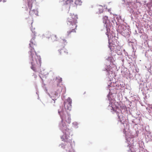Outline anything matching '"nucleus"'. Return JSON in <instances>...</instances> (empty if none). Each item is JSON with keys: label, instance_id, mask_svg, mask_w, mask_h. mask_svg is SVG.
Returning a JSON list of instances; mask_svg holds the SVG:
<instances>
[{"label": "nucleus", "instance_id": "1", "mask_svg": "<svg viewBox=\"0 0 152 152\" xmlns=\"http://www.w3.org/2000/svg\"><path fill=\"white\" fill-rule=\"evenodd\" d=\"M35 38L33 37L31 39L29 44L30 51L29 54L30 63L31 64V68L35 72L40 73L41 72V58L40 56L37 54L33 48L34 45L36 44Z\"/></svg>", "mask_w": 152, "mask_h": 152}, {"label": "nucleus", "instance_id": "2", "mask_svg": "<svg viewBox=\"0 0 152 152\" xmlns=\"http://www.w3.org/2000/svg\"><path fill=\"white\" fill-rule=\"evenodd\" d=\"M59 114L61 115V124L60 125V127L63 133L66 135V139L68 138L67 136H69L70 134V130L67 127L68 126V124L71 122V119L70 116L67 115L66 116L65 115H62V112L59 111L58 112Z\"/></svg>", "mask_w": 152, "mask_h": 152}, {"label": "nucleus", "instance_id": "3", "mask_svg": "<svg viewBox=\"0 0 152 152\" xmlns=\"http://www.w3.org/2000/svg\"><path fill=\"white\" fill-rule=\"evenodd\" d=\"M77 15L73 13H70L68 16L67 23L69 30L67 32V36L70 35L72 33L76 32V29L77 26L76 24L77 23Z\"/></svg>", "mask_w": 152, "mask_h": 152}, {"label": "nucleus", "instance_id": "4", "mask_svg": "<svg viewBox=\"0 0 152 152\" xmlns=\"http://www.w3.org/2000/svg\"><path fill=\"white\" fill-rule=\"evenodd\" d=\"M106 34L108 38L109 43V47L110 48V50L112 51L114 50L115 46L111 45V44L110 43V40H111L114 43L116 42V43H118L117 42L118 41H117V39H118V38L115 37V34L114 33L111 34L108 33V32L107 31L106 33Z\"/></svg>", "mask_w": 152, "mask_h": 152}, {"label": "nucleus", "instance_id": "5", "mask_svg": "<svg viewBox=\"0 0 152 152\" xmlns=\"http://www.w3.org/2000/svg\"><path fill=\"white\" fill-rule=\"evenodd\" d=\"M72 100L69 98H68L65 102L64 105L65 109L67 110H71L72 108Z\"/></svg>", "mask_w": 152, "mask_h": 152}, {"label": "nucleus", "instance_id": "6", "mask_svg": "<svg viewBox=\"0 0 152 152\" xmlns=\"http://www.w3.org/2000/svg\"><path fill=\"white\" fill-rule=\"evenodd\" d=\"M48 36L47 37V38L48 39H51L53 42L57 41L58 40V38L56 35L52 34L51 35L50 34L49 35L48 34Z\"/></svg>", "mask_w": 152, "mask_h": 152}, {"label": "nucleus", "instance_id": "7", "mask_svg": "<svg viewBox=\"0 0 152 152\" xmlns=\"http://www.w3.org/2000/svg\"><path fill=\"white\" fill-rule=\"evenodd\" d=\"M59 52L60 55L63 56H65L68 53L67 50L65 48L61 49L59 51Z\"/></svg>", "mask_w": 152, "mask_h": 152}, {"label": "nucleus", "instance_id": "8", "mask_svg": "<svg viewBox=\"0 0 152 152\" xmlns=\"http://www.w3.org/2000/svg\"><path fill=\"white\" fill-rule=\"evenodd\" d=\"M29 13L30 15L32 16L34 15V14L36 15H38V11L36 10H30Z\"/></svg>", "mask_w": 152, "mask_h": 152}, {"label": "nucleus", "instance_id": "9", "mask_svg": "<svg viewBox=\"0 0 152 152\" xmlns=\"http://www.w3.org/2000/svg\"><path fill=\"white\" fill-rule=\"evenodd\" d=\"M60 42L61 45L64 47L67 44V42L66 40L65 39H61L60 41Z\"/></svg>", "mask_w": 152, "mask_h": 152}, {"label": "nucleus", "instance_id": "10", "mask_svg": "<svg viewBox=\"0 0 152 152\" xmlns=\"http://www.w3.org/2000/svg\"><path fill=\"white\" fill-rule=\"evenodd\" d=\"M32 0H28V8L31 10L32 7Z\"/></svg>", "mask_w": 152, "mask_h": 152}, {"label": "nucleus", "instance_id": "11", "mask_svg": "<svg viewBox=\"0 0 152 152\" xmlns=\"http://www.w3.org/2000/svg\"><path fill=\"white\" fill-rule=\"evenodd\" d=\"M73 1L72 0H66L65 1V3L64 4V5H70L73 3Z\"/></svg>", "mask_w": 152, "mask_h": 152}, {"label": "nucleus", "instance_id": "12", "mask_svg": "<svg viewBox=\"0 0 152 152\" xmlns=\"http://www.w3.org/2000/svg\"><path fill=\"white\" fill-rule=\"evenodd\" d=\"M108 17L107 16H104L103 18V23L106 24V23L108 21Z\"/></svg>", "mask_w": 152, "mask_h": 152}, {"label": "nucleus", "instance_id": "13", "mask_svg": "<svg viewBox=\"0 0 152 152\" xmlns=\"http://www.w3.org/2000/svg\"><path fill=\"white\" fill-rule=\"evenodd\" d=\"M82 2L81 0H75V4L77 5H80Z\"/></svg>", "mask_w": 152, "mask_h": 152}, {"label": "nucleus", "instance_id": "14", "mask_svg": "<svg viewBox=\"0 0 152 152\" xmlns=\"http://www.w3.org/2000/svg\"><path fill=\"white\" fill-rule=\"evenodd\" d=\"M134 4L135 5L136 7L137 8L140 7L141 4L139 2L137 1L136 2L134 3Z\"/></svg>", "mask_w": 152, "mask_h": 152}, {"label": "nucleus", "instance_id": "15", "mask_svg": "<svg viewBox=\"0 0 152 152\" xmlns=\"http://www.w3.org/2000/svg\"><path fill=\"white\" fill-rule=\"evenodd\" d=\"M62 88L61 86L58 87V90L57 91L58 94H60L62 91Z\"/></svg>", "mask_w": 152, "mask_h": 152}, {"label": "nucleus", "instance_id": "16", "mask_svg": "<svg viewBox=\"0 0 152 152\" xmlns=\"http://www.w3.org/2000/svg\"><path fill=\"white\" fill-rule=\"evenodd\" d=\"M118 118H119V121H120L122 124H123L124 121L123 120L124 119H123V120H122L119 116H118Z\"/></svg>", "mask_w": 152, "mask_h": 152}, {"label": "nucleus", "instance_id": "17", "mask_svg": "<svg viewBox=\"0 0 152 152\" xmlns=\"http://www.w3.org/2000/svg\"><path fill=\"white\" fill-rule=\"evenodd\" d=\"M2 1L3 2H5L6 1L5 0H0V2Z\"/></svg>", "mask_w": 152, "mask_h": 152}, {"label": "nucleus", "instance_id": "18", "mask_svg": "<svg viewBox=\"0 0 152 152\" xmlns=\"http://www.w3.org/2000/svg\"><path fill=\"white\" fill-rule=\"evenodd\" d=\"M103 11V9H102L101 10V11L99 12H100V13L102 12Z\"/></svg>", "mask_w": 152, "mask_h": 152}, {"label": "nucleus", "instance_id": "19", "mask_svg": "<svg viewBox=\"0 0 152 152\" xmlns=\"http://www.w3.org/2000/svg\"><path fill=\"white\" fill-rule=\"evenodd\" d=\"M32 32H33V34H34V36H35V31L34 32L33 31H32Z\"/></svg>", "mask_w": 152, "mask_h": 152}, {"label": "nucleus", "instance_id": "20", "mask_svg": "<svg viewBox=\"0 0 152 152\" xmlns=\"http://www.w3.org/2000/svg\"><path fill=\"white\" fill-rule=\"evenodd\" d=\"M61 81H62V79L61 78H60Z\"/></svg>", "mask_w": 152, "mask_h": 152}]
</instances>
